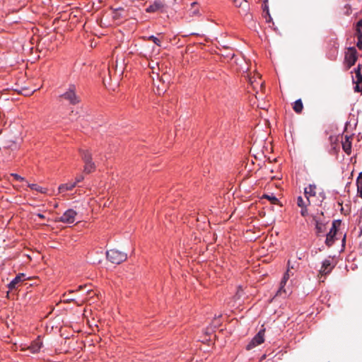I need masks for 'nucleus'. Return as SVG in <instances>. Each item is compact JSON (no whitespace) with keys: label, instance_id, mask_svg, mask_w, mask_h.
<instances>
[{"label":"nucleus","instance_id":"1","mask_svg":"<svg viewBox=\"0 0 362 362\" xmlns=\"http://www.w3.org/2000/svg\"><path fill=\"white\" fill-rule=\"evenodd\" d=\"M60 97L69 101L73 105H76L81 102L80 97L76 94V88L74 84L69 85L67 90L61 95Z\"/></svg>","mask_w":362,"mask_h":362},{"label":"nucleus","instance_id":"2","mask_svg":"<svg viewBox=\"0 0 362 362\" xmlns=\"http://www.w3.org/2000/svg\"><path fill=\"white\" fill-rule=\"evenodd\" d=\"M106 257L112 263L119 264L127 259V255L125 252L112 249L106 252Z\"/></svg>","mask_w":362,"mask_h":362},{"label":"nucleus","instance_id":"3","mask_svg":"<svg viewBox=\"0 0 362 362\" xmlns=\"http://www.w3.org/2000/svg\"><path fill=\"white\" fill-rule=\"evenodd\" d=\"M357 51L355 47H349L345 54V62L347 64V69H350L355 64L357 60Z\"/></svg>","mask_w":362,"mask_h":362},{"label":"nucleus","instance_id":"4","mask_svg":"<svg viewBox=\"0 0 362 362\" xmlns=\"http://www.w3.org/2000/svg\"><path fill=\"white\" fill-rule=\"evenodd\" d=\"M77 212L74 209L66 210L62 216L58 218L57 221L65 223H73L76 221Z\"/></svg>","mask_w":362,"mask_h":362},{"label":"nucleus","instance_id":"5","mask_svg":"<svg viewBox=\"0 0 362 362\" xmlns=\"http://www.w3.org/2000/svg\"><path fill=\"white\" fill-rule=\"evenodd\" d=\"M264 332L265 329H262L259 331V332L253 337L252 341L247 344V349L250 350L254 348L255 346L261 344L264 341Z\"/></svg>","mask_w":362,"mask_h":362},{"label":"nucleus","instance_id":"6","mask_svg":"<svg viewBox=\"0 0 362 362\" xmlns=\"http://www.w3.org/2000/svg\"><path fill=\"white\" fill-rule=\"evenodd\" d=\"M25 280L24 274H18L8 284V288L11 290L17 289L21 285V282Z\"/></svg>","mask_w":362,"mask_h":362},{"label":"nucleus","instance_id":"7","mask_svg":"<svg viewBox=\"0 0 362 362\" xmlns=\"http://www.w3.org/2000/svg\"><path fill=\"white\" fill-rule=\"evenodd\" d=\"M337 234L336 223L333 222L332 226L329 232L327 235L325 243L327 246L330 247L334 242V236Z\"/></svg>","mask_w":362,"mask_h":362},{"label":"nucleus","instance_id":"8","mask_svg":"<svg viewBox=\"0 0 362 362\" xmlns=\"http://www.w3.org/2000/svg\"><path fill=\"white\" fill-rule=\"evenodd\" d=\"M333 268L334 267L332 266L330 260L325 259L322 262L321 269L319 271V274L321 275V276H326L332 272Z\"/></svg>","mask_w":362,"mask_h":362},{"label":"nucleus","instance_id":"9","mask_svg":"<svg viewBox=\"0 0 362 362\" xmlns=\"http://www.w3.org/2000/svg\"><path fill=\"white\" fill-rule=\"evenodd\" d=\"M188 13L191 17L201 16L200 7L197 2L194 1L191 4V7L188 10Z\"/></svg>","mask_w":362,"mask_h":362},{"label":"nucleus","instance_id":"10","mask_svg":"<svg viewBox=\"0 0 362 362\" xmlns=\"http://www.w3.org/2000/svg\"><path fill=\"white\" fill-rule=\"evenodd\" d=\"M42 345V342L41 341L40 337H38L36 340H35L30 346H28V349L31 353L35 354L37 353L41 349Z\"/></svg>","mask_w":362,"mask_h":362},{"label":"nucleus","instance_id":"11","mask_svg":"<svg viewBox=\"0 0 362 362\" xmlns=\"http://www.w3.org/2000/svg\"><path fill=\"white\" fill-rule=\"evenodd\" d=\"M316 185H310L308 187H305L304 189V194L305 198L310 199L311 197L316 196Z\"/></svg>","mask_w":362,"mask_h":362},{"label":"nucleus","instance_id":"12","mask_svg":"<svg viewBox=\"0 0 362 362\" xmlns=\"http://www.w3.org/2000/svg\"><path fill=\"white\" fill-rule=\"evenodd\" d=\"M313 221L315 225L316 233L319 235L323 233L325 230V225L320 221V218L317 216H313Z\"/></svg>","mask_w":362,"mask_h":362},{"label":"nucleus","instance_id":"13","mask_svg":"<svg viewBox=\"0 0 362 362\" xmlns=\"http://www.w3.org/2000/svg\"><path fill=\"white\" fill-rule=\"evenodd\" d=\"M233 2L236 7L242 8L245 14L247 13L249 8V5L246 0H233Z\"/></svg>","mask_w":362,"mask_h":362},{"label":"nucleus","instance_id":"14","mask_svg":"<svg viewBox=\"0 0 362 362\" xmlns=\"http://www.w3.org/2000/svg\"><path fill=\"white\" fill-rule=\"evenodd\" d=\"M342 148L344 151L348 154L350 155L351 153V141L350 140V137L346 136L345 140L342 141Z\"/></svg>","mask_w":362,"mask_h":362},{"label":"nucleus","instance_id":"15","mask_svg":"<svg viewBox=\"0 0 362 362\" xmlns=\"http://www.w3.org/2000/svg\"><path fill=\"white\" fill-rule=\"evenodd\" d=\"M80 154L84 163L93 161L92 154L88 150H80Z\"/></svg>","mask_w":362,"mask_h":362},{"label":"nucleus","instance_id":"16","mask_svg":"<svg viewBox=\"0 0 362 362\" xmlns=\"http://www.w3.org/2000/svg\"><path fill=\"white\" fill-rule=\"evenodd\" d=\"M76 186V182H69L59 185L58 189L60 193L73 189Z\"/></svg>","mask_w":362,"mask_h":362},{"label":"nucleus","instance_id":"17","mask_svg":"<svg viewBox=\"0 0 362 362\" xmlns=\"http://www.w3.org/2000/svg\"><path fill=\"white\" fill-rule=\"evenodd\" d=\"M96 166L94 162L84 163L83 172L86 174L91 173L95 170Z\"/></svg>","mask_w":362,"mask_h":362},{"label":"nucleus","instance_id":"18","mask_svg":"<svg viewBox=\"0 0 362 362\" xmlns=\"http://www.w3.org/2000/svg\"><path fill=\"white\" fill-rule=\"evenodd\" d=\"M290 277H288V276L286 275H284L281 281V283H280V287H279V289L278 290L277 293H276V296H281L282 294V293H286V291L284 289V286L288 281V279H289Z\"/></svg>","mask_w":362,"mask_h":362},{"label":"nucleus","instance_id":"19","mask_svg":"<svg viewBox=\"0 0 362 362\" xmlns=\"http://www.w3.org/2000/svg\"><path fill=\"white\" fill-rule=\"evenodd\" d=\"M293 109L297 114H300L302 112L303 109V105L301 99H298L294 102L293 105Z\"/></svg>","mask_w":362,"mask_h":362},{"label":"nucleus","instance_id":"20","mask_svg":"<svg viewBox=\"0 0 362 362\" xmlns=\"http://www.w3.org/2000/svg\"><path fill=\"white\" fill-rule=\"evenodd\" d=\"M354 83L362 82V74L361 73V66L358 65L357 69H355V76L353 78Z\"/></svg>","mask_w":362,"mask_h":362},{"label":"nucleus","instance_id":"21","mask_svg":"<svg viewBox=\"0 0 362 362\" xmlns=\"http://www.w3.org/2000/svg\"><path fill=\"white\" fill-rule=\"evenodd\" d=\"M162 7H163V5H162L161 3H160V2H155L154 4H153L152 5L149 6L146 8V11L148 12V13L156 12V11L160 10Z\"/></svg>","mask_w":362,"mask_h":362},{"label":"nucleus","instance_id":"22","mask_svg":"<svg viewBox=\"0 0 362 362\" xmlns=\"http://www.w3.org/2000/svg\"><path fill=\"white\" fill-rule=\"evenodd\" d=\"M306 199L304 200L303 198L300 196H299L297 199V205L299 207H307L308 205L310 204V200L308 198H305Z\"/></svg>","mask_w":362,"mask_h":362},{"label":"nucleus","instance_id":"23","mask_svg":"<svg viewBox=\"0 0 362 362\" xmlns=\"http://www.w3.org/2000/svg\"><path fill=\"white\" fill-rule=\"evenodd\" d=\"M356 37L358 39V42L356 43V46L359 49H362V31L356 30L355 33Z\"/></svg>","mask_w":362,"mask_h":362},{"label":"nucleus","instance_id":"24","mask_svg":"<svg viewBox=\"0 0 362 362\" xmlns=\"http://www.w3.org/2000/svg\"><path fill=\"white\" fill-rule=\"evenodd\" d=\"M262 198L268 199L273 204H279V199L275 196H274L272 194H271V195L264 194L262 196Z\"/></svg>","mask_w":362,"mask_h":362},{"label":"nucleus","instance_id":"25","mask_svg":"<svg viewBox=\"0 0 362 362\" xmlns=\"http://www.w3.org/2000/svg\"><path fill=\"white\" fill-rule=\"evenodd\" d=\"M28 187L31 189H34V190H36L37 192H40L41 193H45L46 192V189L45 188H42L38 185H37L36 184H29L28 185Z\"/></svg>","mask_w":362,"mask_h":362},{"label":"nucleus","instance_id":"26","mask_svg":"<svg viewBox=\"0 0 362 362\" xmlns=\"http://www.w3.org/2000/svg\"><path fill=\"white\" fill-rule=\"evenodd\" d=\"M148 40H151V41H152V42H153L156 45H158V46H160V40L158 37H155V36H153V35H151V36H149V37H148Z\"/></svg>","mask_w":362,"mask_h":362},{"label":"nucleus","instance_id":"27","mask_svg":"<svg viewBox=\"0 0 362 362\" xmlns=\"http://www.w3.org/2000/svg\"><path fill=\"white\" fill-rule=\"evenodd\" d=\"M357 188H362V172L359 173V175L356 180Z\"/></svg>","mask_w":362,"mask_h":362},{"label":"nucleus","instance_id":"28","mask_svg":"<svg viewBox=\"0 0 362 362\" xmlns=\"http://www.w3.org/2000/svg\"><path fill=\"white\" fill-rule=\"evenodd\" d=\"M354 90L356 92H362V82L361 83H356Z\"/></svg>","mask_w":362,"mask_h":362},{"label":"nucleus","instance_id":"29","mask_svg":"<svg viewBox=\"0 0 362 362\" xmlns=\"http://www.w3.org/2000/svg\"><path fill=\"white\" fill-rule=\"evenodd\" d=\"M284 274L288 276V277L293 275V273L290 270V261H288V269Z\"/></svg>","mask_w":362,"mask_h":362},{"label":"nucleus","instance_id":"30","mask_svg":"<svg viewBox=\"0 0 362 362\" xmlns=\"http://www.w3.org/2000/svg\"><path fill=\"white\" fill-rule=\"evenodd\" d=\"M308 210H307V207H301V210H300V214L302 216H306L308 215Z\"/></svg>","mask_w":362,"mask_h":362},{"label":"nucleus","instance_id":"31","mask_svg":"<svg viewBox=\"0 0 362 362\" xmlns=\"http://www.w3.org/2000/svg\"><path fill=\"white\" fill-rule=\"evenodd\" d=\"M11 176H13L16 180H18V181L24 180L23 177H21L20 175H18V174H16V173H12Z\"/></svg>","mask_w":362,"mask_h":362},{"label":"nucleus","instance_id":"32","mask_svg":"<svg viewBox=\"0 0 362 362\" xmlns=\"http://www.w3.org/2000/svg\"><path fill=\"white\" fill-rule=\"evenodd\" d=\"M361 28H362V19L360 20L359 21H358V23H356V31L361 30Z\"/></svg>","mask_w":362,"mask_h":362},{"label":"nucleus","instance_id":"33","mask_svg":"<svg viewBox=\"0 0 362 362\" xmlns=\"http://www.w3.org/2000/svg\"><path fill=\"white\" fill-rule=\"evenodd\" d=\"M265 1H267V0H266ZM263 11H264V12H266L267 15H269V8H268V6L266 4V2H264V8H263Z\"/></svg>","mask_w":362,"mask_h":362},{"label":"nucleus","instance_id":"34","mask_svg":"<svg viewBox=\"0 0 362 362\" xmlns=\"http://www.w3.org/2000/svg\"><path fill=\"white\" fill-rule=\"evenodd\" d=\"M123 11V9H122V8H119L116 9V10L115 11V12H114V13H115V15H114V18H118V17H119V15L117 14V11Z\"/></svg>","mask_w":362,"mask_h":362},{"label":"nucleus","instance_id":"35","mask_svg":"<svg viewBox=\"0 0 362 362\" xmlns=\"http://www.w3.org/2000/svg\"><path fill=\"white\" fill-rule=\"evenodd\" d=\"M83 180V175H79V176H78V177L76 178V182H76V184L77 182H81V180Z\"/></svg>","mask_w":362,"mask_h":362},{"label":"nucleus","instance_id":"36","mask_svg":"<svg viewBox=\"0 0 362 362\" xmlns=\"http://www.w3.org/2000/svg\"><path fill=\"white\" fill-rule=\"evenodd\" d=\"M265 18H266L267 22H270L272 21V17L269 13V15H267L265 16Z\"/></svg>","mask_w":362,"mask_h":362},{"label":"nucleus","instance_id":"37","mask_svg":"<svg viewBox=\"0 0 362 362\" xmlns=\"http://www.w3.org/2000/svg\"><path fill=\"white\" fill-rule=\"evenodd\" d=\"M358 194L362 198V188H357Z\"/></svg>","mask_w":362,"mask_h":362},{"label":"nucleus","instance_id":"38","mask_svg":"<svg viewBox=\"0 0 362 362\" xmlns=\"http://www.w3.org/2000/svg\"><path fill=\"white\" fill-rule=\"evenodd\" d=\"M77 112H74V110H71V112H70V117L71 118L74 115H76Z\"/></svg>","mask_w":362,"mask_h":362},{"label":"nucleus","instance_id":"39","mask_svg":"<svg viewBox=\"0 0 362 362\" xmlns=\"http://www.w3.org/2000/svg\"><path fill=\"white\" fill-rule=\"evenodd\" d=\"M37 216L41 218V219H44L45 218V216L42 214H37Z\"/></svg>","mask_w":362,"mask_h":362},{"label":"nucleus","instance_id":"40","mask_svg":"<svg viewBox=\"0 0 362 362\" xmlns=\"http://www.w3.org/2000/svg\"><path fill=\"white\" fill-rule=\"evenodd\" d=\"M66 302H71L74 301L73 298H70V297H68V298L66 300Z\"/></svg>","mask_w":362,"mask_h":362},{"label":"nucleus","instance_id":"41","mask_svg":"<svg viewBox=\"0 0 362 362\" xmlns=\"http://www.w3.org/2000/svg\"><path fill=\"white\" fill-rule=\"evenodd\" d=\"M66 302H71L74 301L73 298H70V297H68V298L66 300Z\"/></svg>","mask_w":362,"mask_h":362},{"label":"nucleus","instance_id":"42","mask_svg":"<svg viewBox=\"0 0 362 362\" xmlns=\"http://www.w3.org/2000/svg\"><path fill=\"white\" fill-rule=\"evenodd\" d=\"M260 88H261L262 90H263V88H264L263 83H260Z\"/></svg>","mask_w":362,"mask_h":362},{"label":"nucleus","instance_id":"43","mask_svg":"<svg viewBox=\"0 0 362 362\" xmlns=\"http://www.w3.org/2000/svg\"><path fill=\"white\" fill-rule=\"evenodd\" d=\"M83 288V286H78V290H81Z\"/></svg>","mask_w":362,"mask_h":362},{"label":"nucleus","instance_id":"44","mask_svg":"<svg viewBox=\"0 0 362 362\" xmlns=\"http://www.w3.org/2000/svg\"><path fill=\"white\" fill-rule=\"evenodd\" d=\"M293 269V266L290 264V270Z\"/></svg>","mask_w":362,"mask_h":362}]
</instances>
